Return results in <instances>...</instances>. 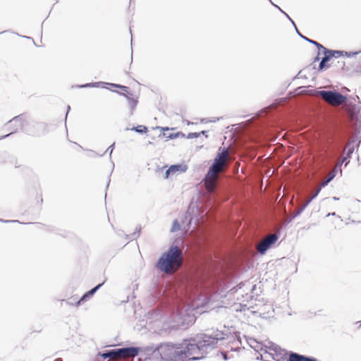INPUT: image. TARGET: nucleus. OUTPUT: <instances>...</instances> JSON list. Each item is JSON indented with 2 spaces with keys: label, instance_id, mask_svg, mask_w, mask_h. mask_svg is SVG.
<instances>
[{
  "label": "nucleus",
  "instance_id": "obj_1",
  "mask_svg": "<svg viewBox=\"0 0 361 361\" xmlns=\"http://www.w3.org/2000/svg\"><path fill=\"white\" fill-rule=\"evenodd\" d=\"M228 338L227 332L212 329L184 340L180 344L165 343L158 351L165 361H191L203 359L216 347L219 341Z\"/></svg>",
  "mask_w": 361,
  "mask_h": 361
},
{
  "label": "nucleus",
  "instance_id": "obj_2",
  "mask_svg": "<svg viewBox=\"0 0 361 361\" xmlns=\"http://www.w3.org/2000/svg\"><path fill=\"white\" fill-rule=\"evenodd\" d=\"M183 252L178 245H172L159 258L157 267L166 274L177 270L183 264Z\"/></svg>",
  "mask_w": 361,
  "mask_h": 361
},
{
  "label": "nucleus",
  "instance_id": "obj_3",
  "mask_svg": "<svg viewBox=\"0 0 361 361\" xmlns=\"http://www.w3.org/2000/svg\"><path fill=\"white\" fill-rule=\"evenodd\" d=\"M18 126L23 127V132L27 135H38L44 133L46 130V124L41 122H37L35 121H27L25 119V123H20Z\"/></svg>",
  "mask_w": 361,
  "mask_h": 361
},
{
  "label": "nucleus",
  "instance_id": "obj_4",
  "mask_svg": "<svg viewBox=\"0 0 361 361\" xmlns=\"http://www.w3.org/2000/svg\"><path fill=\"white\" fill-rule=\"evenodd\" d=\"M279 237L280 232L279 231L267 235L257 245L256 249L257 252L261 255H264L268 250L274 247Z\"/></svg>",
  "mask_w": 361,
  "mask_h": 361
},
{
  "label": "nucleus",
  "instance_id": "obj_5",
  "mask_svg": "<svg viewBox=\"0 0 361 361\" xmlns=\"http://www.w3.org/2000/svg\"><path fill=\"white\" fill-rule=\"evenodd\" d=\"M316 94L322 97L326 102L332 104H341L347 100V97L338 90H317Z\"/></svg>",
  "mask_w": 361,
  "mask_h": 361
},
{
  "label": "nucleus",
  "instance_id": "obj_6",
  "mask_svg": "<svg viewBox=\"0 0 361 361\" xmlns=\"http://www.w3.org/2000/svg\"><path fill=\"white\" fill-rule=\"evenodd\" d=\"M25 116L24 114H20L18 116H16L9 120L4 125V128H6L8 130H10L11 132L6 135H2L0 137V140L5 139L12 134L16 133L19 129H20L23 131V127L18 126L19 124L18 121H20V123H25Z\"/></svg>",
  "mask_w": 361,
  "mask_h": 361
},
{
  "label": "nucleus",
  "instance_id": "obj_7",
  "mask_svg": "<svg viewBox=\"0 0 361 361\" xmlns=\"http://www.w3.org/2000/svg\"><path fill=\"white\" fill-rule=\"evenodd\" d=\"M195 212L196 213H199V209L197 206H192V204H190L187 212L185 214L184 219L182 220L181 224L183 226H192V224H194V226H199V219L198 216L195 214Z\"/></svg>",
  "mask_w": 361,
  "mask_h": 361
},
{
  "label": "nucleus",
  "instance_id": "obj_8",
  "mask_svg": "<svg viewBox=\"0 0 361 361\" xmlns=\"http://www.w3.org/2000/svg\"><path fill=\"white\" fill-rule=\"evenodd\" d=\"M321 50H322V54L324 56L320 60L317 70L312 73V75H316L319 72H322L325 70H327L331 66V65L328 63V62L332 58L331 57L329 53L327 51V48L324 47L322 45V48H321Z\"/></svg>",
  "mask_w": 361,
  "mask_h": 361
},
{
  "label": "nucleus",
  "instance_id": "obj_9",
  "mask_svg": "<svg viewBox=\"0 0 361 361\" xmlns=\"http://www.w3.org/2000/svg\"><path fill=\"white\" fill-rule=\"evenodd\" d=\"M140 352L137 347H126L118 348V358L123 357H135Z\"/></svg>",
  "mask_w": 361,
  "mask_h": 361
},
{
  "label": "nucleus",
  "instance_id": "obj_10",
  "mask_svg": "<svg viewBox=\"0 0 361 361\" xmlns=\"http://www.w3.org/2000/svg\"><path fill=\"white\" fill-rule=\"evenodd\" d=\"M357 135H356L354 138L348 143L347 146V152L345 155L343 157V158L341 159L340 163L337 165V168L340 169L341 171V167L343 163H345V166H347L350 162V159L351 158V156L355 150V147L353 145L354 142L357 140Z\"/></svg>",
  "mask_w": 361,
  "mask_h": 361
},
{
  "label": "nucleus",
  "instance_id": "obj_11",
  "mask_svg": "<svg viewBox=\"0 0 361 361\" xmlns=\"http://www.w3.org/2000/svg\"><path fill=\"white\" fill-rule=\"evenodd\" d=\"M118 235L122 236L123 235L124 239L128 242L135 240L138 238L140 233V227H136L133 232L127 233L124 231L118 230L116 231Z\"/></svg>",
  "mask_w": 361,
  "mask_h": 361
},
{
  "label": "nucleus",
  "instance_id": "obj_12",
  "mask_svg": "<svg viewBox=\"0 0 361 361\" xmlns=\"http://www.w3.org/2000/svg\"><path fill=\"white\" fill-rule=\"evenodd\" d=\"M104 282L102 283L98 284L91 290H90L88 292L85 293L81 298L76 302L75 305L79 306L81 303L84 302L85 301H87L88 299L92 298L93 295L103 286Z\"/></svg>",
  "mask_w": 361,
  "mask_h": 361
},
{
  "label": "nucleus",
  "instance_id": "obj_13",
  "mask_svg": "<svg viewBox=\"0 0 361 361\" xmlns=\"http://www.w3.org/2000/svg\"><path fill=\"white\" fill-rule=\"evenodd\" d=\"M221 171V169L219 167L212 163L209 167V169L203 178V181L207 183L212 176H216Z\"/></svg>",
  "mask_w": 361,
  "mask_h": 361
},
{
  "label": "nucleus",
  "instance_id": "obj_14",
  "mask_svg": "<svg viewBox=\"0 0 361 361\" xmlns=\"http://www.w3.org/2000/svg\"><path fill=\"white\" fill-rule=\"evenodd\" d=\"M289 361H317L313 357H307L305 355H300L296 353H290L289 355Z\"/></svg>",
  "mask_w": 361,
  "mask_h": 361
},
{
  "label": "nucleus",
  "instance_id": "obj_15",
  "mask_svg": "<svg viewBox=\"0 0 361 361\" xmlns=\"http://www.w3.org/2000/svg\"><path fill=\"white\" fill-rule=\"evenodd\" d=\"M322 188H321L320 185L319 188L314 191L312 196L296 212L293 218H295L296 216L299 215L304 211V209L310 204V203L317 197Z\"/></svg>",
  "mask_w": 361,
  "mask_h": 361
},
{
  "label": "nucleus",
  "instance_id": "obj_16",
  "mask_svg": "<svg viewBox=\"0 0 361 361\" xmlns=\"http://www.w3.org/2000/svg\"><path fill=\"white\" fill-rule=\"evenodd\" d=\"M228 155V149L225 147H220L218 149L215 159L223 161V163H226Z\"/></svg>",
  "mask_w": 361,
  "mask_h": 361
},
{
  "label": "nucleus",
  "instance_id": "obj_17",
  "mask_svg": "<svg viewBox=\"0 0 361 361\" xmlns=\"http://www.w3.org/2000/svg\"><path fill=\"white\" fill-rule=\"evenodd\" d=\"M98 356L102 357L104 360L107 358H118V348L99 352Z\"/></svg>",
  "mask_w": 361,
  "mask_h": 361
},
{
  "label": "nucleus",
  "instance_id": "obj_18",
  "mask_svg": "<svg viewBox=\"0 0 361 361\" xmlns=\"http://www.w3.org/2000/svg\"><path fill=\"white\" fill-rule=\"evenodd\" d=\"M2 160L0 161V163H7L15 164V166L17 168L19 166L17 165V159L13 155L8 154L7 152H4L1 155Z\"/></svg>",
  "mask_w": 361,
  "mask_h": 361
},
{
  "label": "nucleus",
  "instance_id": "obj_19",
  "mask_svg": "<svg viewBox=\"0 0 361 361\" xmlns=\"http://www.w3.org/2000/svg\"><path fill=\"white\" fill-rule=\"evenodd\" d=\"M169 168L171 169L173 174L176 173V172H185L188 169L187 165L183 164H173L171 165Z\"/></svg>",
  "mask_w": 361,
  "mask_h": 361
},
{
  "label": "nucleus",
  "instance_id": "obj_20",
  "mask_svg": "<svg viewBox=\"0 0 361 361\" xmlns=\"http://www.w3.org/2000/svg\"><path fill=\"white\" fill-rule=\"evenodd\" d=\"M295 31H296L297 34H298V35H299L302 39H303L304 40H305V41H307V42H310V44H314V45L317 48V49H318V50H321V48H322V44H321L320 43H319V42H317V41H314V40H313V39H310L309 37H307L304 36V35H302V33L298 30V27H296V28H295Z\"/></svg>",
  "mask_w": 361,
  "mask_h": 361
},
{
  "label": "nucleus",
  "instance_id": "obj_21",
  "mask_svg": "<svg viewBox=\"0 0 361 361\" xmlns=\"http://www.w3.org/2000/svg\"><path fill=\"white\" fill-rule=\"evenodd\" d=\"M156 129H159L161 131H162L161 133L159 134V137H166L167 140H172V139H175L176 138V136H175V133H164L165 130H169V127H160V126H157L155 128Z\"/></svg>",
  "mask_w": 361,
  "mask_h": 361
},
{
  "label": "nucleus",
  "instance_id": "obj_22",
  "mask_svg": "<svg viewBox=\"0 0 361 361\" xmlns=\"http://www.w3.org/2000/svg\"><path fill=\"white\" fill-rule=\"evenodd\" d=\"M320 51L321 50H318L317 55L314 58L312 63L310 65H309L308 66L305 67L304 68V71H313V73H314L315 71L317 70V68H316V65L314 63L317 61H319L321 59Z\"/></svg>",
  "mask_w": 361,
  "mask_h": 361
},
{
  "label": "nucleus",
  "instance_id": "obj_23",
  "mask_svg": "<svg viewBox=\"0 0 361 361\" xmlns=\"http://www.w3.org/2000/svg\"><path fill=\"white\" fill-rule=\"evenodd\" d=\"M338 169H334L322 183L321 188L326 187L336 177Z\"/></svg>",
  "mask_w": 361,
  "mask_h": 361
},
{
  "label": "nucleus",
  "instance_id": "obj_24",
  "mask_svg": "<svg viewBox=\"0 0 361 361\" xmlns=\"http://www.w3.org/2000/svg\"><path fill=\"white\" fill-rule=\"evenodd\" d=\"M126 130H133L139 134H144L148 131L147 128L145 126L138 125L137 126H134L132 128H126Z\"/></svg>",
  "mask_w": 361,
  "mask_h": 361
},
{
  "label": "nucleus",
  "instance_id": "obj_25",
  "mask_svg": "<svg viewBox=\"0 0 361 361\" xmlns=\"http://www.w3.org/2000/svg\"><path fill=\"white\" fill-rule=\"evenodd\" d=\"M327 51L329 53L331 57L333 59V58H335V59H338L340 58L341 56H344V52L343 51H341V50H332V49H327Z\"/></svg>",
  "mask_w": 361,
  "mask_h": 361
},
{
  "label": "nucleus",
  "instance_id": "obj_26",
  "mask_svg": "<svg viewBox=\"0 0 361 361\" xmlns=\"http://www.w3.org/2000/svg\"><path fill=\"white\" fill-rule=\"evenodd\" d=\"M270 1V3L274 6L276 7V8H278L281 13H282V15H284L288 19V20L291 23V24L293 25V26L296 28V24L295 23L293 20V19L289 16V15L288 13H286L285 11H283L278 5L275 4L271 0H269Z\"/></svg>",
  "mask_w": 361,
  "mask_h": 361
},
{
  "label": "nucleus",
  "instance_id": "obj_27",
  "mask_svg": "<svg viewBox=\"0 0 361 361\" xmlns=\"http://www.w3.org/2000/svg\"><path fill=\"white\" fill-rule=\"evenodd\" d=\"M249 344L250 347L254 348L255 350H258L259 348H260L261 350H262V348L260 347L261 344L258 343L255 339H250Z\"/></svg>",
  "mask_w": 361,
  "mask_h": 361
},
{
  "label": "nucleus",
  "instance_id": "obj_28",
  "mask_svg": "<svg viewBox=\"0 0 361 361\" xmlns=\"http://www.w3.org/2000/svg\"><path fill=\"white\" fill-rule=\"evenodd\" d=\"M110 86L113 87H116V88L121 89V90H123V91H125L124 93H126V94H128V92H129V87H127V86H125V85H120V84L111 83Z\"/></svg>",
  "mask_w": 361,
  "mask_h": 361
},
{
  "label": "nucleus",
  "instance_id": "obj_29",
  "mask_svg": "<svg viewBox=\"0 0 361 361\" xmlns=\"http://www.w3.org/2000/svg\"><path fill=\"white\" fill-rule=\"evenodd\" d=\"M137 103H138L137 99H130V102H128V104H129V106L130 107V109H131V112H130L131 115L133 114V111L136 108V106L137 105Z\"/></svg>",
  "mask_w": 361,
  "mask_h": 361
},
{
  "label": "nucleus",
  "instance_id": "obj_30",
  "mask_svg": "<svg viewBox=\"0 0 361 361\" xmlns=\"http://www.w3.org/2000/svg\"><path fill=\"white\" fill-rule=\"evenodd\" d=\"M94 84L92 87H102L103 88L109 89L107 86H110V82H92Z\"/></svg>",
  "mask_w": 361,
  "mask_h": 361
},
{
  "label": "nucleus",
  "instance_id": "obj_31",
  "mask_svg": "<svg viewBox=\"0 0 361 361\" xmlns=\"http://www.w3.org/2000/svg\"><path fill=\"white\" fill-rule=\"evenodd\" d=\"M114 147H115V142H114L113 144H111L108 148L102 154H96L94 151H91L92 153H94L95 154V156H99V157H102L104 156V154L109 152V156L110 157H111V154H112V152L113 150L114 149Z\"/></svg>",
  "mask_w": 361,
  "mask_h": 361
},
{
  "label": "nucleus",
  "instance_id": "obj_32",
  "mask_svg": "<svg viewBox=\"0 0 361 361\" xmlns=\"http://www.w3.org/2000/svg\"><path fill=\"white\" fill-rule=\"evenodd\" d=\"M113 92H114V90H112ZM115 92L118 93V94L120 95H122L124 97H126L127 99V100L128 101V102H130V99H133L131 96L133 95V94L131 92H128V94H126V93H123V92H120L118 91H115Z\"/></svg>",
  "mask_w": 361,
  "mask_h": 361
},
{
  "label": "nucleus",
  "instance_id": "obj_33",
  "mask_svg": "<svg viewBox=\"0 0 361 361\" xmlns=\"http://www.w3.org/2000/svg\"><path fill=\"white\" fill-rule=\"evenodd\" d=\"M0 222L6 223V224H8V223H18V224H30V223H22V222L19 221L18 220H4L2 219H0Z\"/></svg>",
  "mask_w": 361,
  "mask_h": 361
},
{
  "label": "nucleus",
  "instance_id": "obj_34",
  "mask_svg": "<svg viewBox=\"0 0 361 361\" xmlns=\"http://www.w3.org/2000/svg\"><path fill=\"white\" fill-rule=\"evenodd\" d=\"M200 136V133H198L197 132H195V133H189L186 137L188 139H192V138H197Z\"/></svg>",
  "mask_w": 361,
  "mask_h": 361
},
{
  "label": "nucleus",
  "instance_id": "obj_35",
  "mask_svg": "<svg viewBox=\"0 0 361 361\" xmlns=\"http://www.w3.org/2000/svg\"><path fill=\"white\" fill-rule=\"evenodd\" d=\"M343 52H344V56H346L348 57H353V56H356L358 54L361 53V51H354V52L353 51L348 52V51H343Z\"/></svg>",
  "mask_w": 361,
  "mask_h": 361
},
{
  "label": "nucleus",
  "instance_id": "obj_36",
  "mask_svg": "<svg viewBox=\"0 0 361 361\" xmlns=\"http://www.w3.org/2000/svg\"><path fill=\"white\" fill-rule=\"evenodd\" d=\"M213 164H214L215 165H216L218 167H219L221 169H223L225 163H223V161H220V160H218L216 159H214V161L212 162Z\"/></svg>",
  "mask_w": 361,
  "mask_h": 361
},
{
  "label": "nucleus",
  "instance_id": "obj_37",
  "mask_svg": "<svg viewBox=\"0 0 361 361\" xmlns=\"http://www.w3.org/2000/svg\"><path fill=\"white\" fill-rule=\"evenodd\" d=\"M306 73L307 71H304V69L302 71H300L298 75H296L297 78H307V75L305 73V74H302V73ZM309 73V74H310V72L311 71H307Z\"/></svg>",
  "mask_w": 361,
  "mask_h": 361
},
{
  "label": "nucleus",
  "instance_id": "obj_38",
  "mask_svg": "<svg viewBox=\"0 0 361 361\" xmlns=\"http://www.w3.org/2000/svg\"><path fill=\"white\" fill-rule=\"evenodd\" d=\"M171 175H173V173L171 170V169L169 167L166 171H165V174H164V178H169L170 177Z\"/></svg>",
  "mask_w": 361,
  "mask_h": 361
},
{
  "label": "nucleus",
  "instance_id": "obj_39",
  "mask_svg": "<svg viewBox=\"0 0 361 361\" xmlns=\"http://www.w3.org/2000/svg\"><path fill=\"white\" fill-rule=\"evenodd\" d=\"M283 354H276V355H273V354H269V356H271V359L274 360V361H277V360H279L280 359V357Z\"/></svg>",
  "mask_w": 361,
  "mask_h": 361
},
{
  "label": "nucleus",
  "instance_id": "obj_40",
  "mask_svg": "<svg viewBox=\"0 0 361 361\" xmlns=\"http://www.w3.org/2000/svg\"><path fill=\"white\" fill-rule=\"evenodd\" d=\"M243 286L244 284L240 283L236 287L233 288L232 290H233L234 292H237L239 289H241Z\"/></svg>",
  "mask_w": 361,
  "mask_h": 361
},
{
  "label": "nucleus",
  "instance_id": "obj_41",
  "mask_svg": "<svg viewBox=\"0 0 361 361\" xmlns=\"http://www.w3.org/2000/svg\"><path fill=\"white\" fill-rule=\"evenodd\" d=\"M94 84L92 82L86 83L82 85H80V87L85 88V87H92Z\"/></svg>",
  "mask_w": 361,
  "mask_h": 361
},
{
  "label": "nucleus",
  "instance_id": "obj_42",
  "mask_svg": "<svg viewBox=\"0 0 361 361\" xmlns=\"http://www.w3.org/2000/svg\"><path fill=\"white\" fill-rule=\"evenodd\" d=\"M175 136H176V138L179 137H185V134L183 133L182 132H177V133H175Z\"/></svg>",
  "mask_w": 361,
  "mask_h": 361
},
{
  "label": "nucleus",
  "instance_id": "obj_43",
  "mask_svg": "<svg viewBox=\"0 0 361 361\" xmlns=\"http://www.w3.org/2000/svg\"><path fill=\"white\" fill-rule=\"evenodd\" d=\"M181 228H182V227H171V233L176 232V231H178L181 230Z\"/></svg>",
  "mask_w": 361,
  "mask_h": 361
},
{
  "label": "nucleus",
  "instance_id": "obj_44",
  "mask_svg": "<svg viewBox=\"0 0 361 361\" xmlns=\"http://www.w3.org/2000/svg\"><path fill=\"white\" fill-rule=\"evenodd\" d=\"M221 118H222V117H216V118H213L212 119H211V120L209 121V122H211V123H215V122H216V121H219V120H220V119H221Z\"/></svg>",
  "mask_w": 361,
  "mask_h": 361
},
{
  "label": "nucleus",
  "instance_id": "obj_45",
  "mask_svg": "<svg viewBox=\"0 0 361 361\" xmlns=\"http://www.w3.org/2000/svg\"><path fill=\"white\" fill-rule=\"evenodd\" d=\"M198 133H200V135H204L206 137H208V131L207 130H202L201 132H199Z\"/></svg>",
  "mask_w": 361,
  "mask_h": 361
},
{
  "label": "nucleus",
  "instance_id": "obj_46",
  "mask_svg": "<svg viewBox=\"0 0 361 361\" xmlns=\"http://www.w3.org/2000/svg\"><path fill=\"white\" fill-rule=\"evenodd\" d=\"M209 119L207 118H201L200 122L202 123H209Z\"/></svg>",
  "mask_w": 361,
  "mask_h": 361
},
{
  "label": "nucleus",
  "instance_id": "obj_47",
  "mask_svg": "<svg viewBox=\"0 0 361 361\" xmlns=\"http://www.w3.org/2000/svg\"><path fill=\"white\" fill-rule=\"evenodd\" d=\"M171 226H180V224L178 219L173 220Z\"/></svg>",
  "mask_w": 361,
  "mask_h": 361
},
{
  "label": "nucleus",
  "instance_id": "obj_48",
  "mask_svg": "<svg viewBox=\"0 0 361 361\" xmlns=\"http://www.w3.org/2000/svg\"><path fill=\"white\" fill-rule=\"evenodd\" d=\"M70 110H71V106L69 105H68L67 106V111H66V114L65 116V123H66L67 116H68V112L70 111Z\"/></svg>",
  "mask_w": 361,
  "mask_h": 361
},
{
  "label": "nucleus",
  "instance_id": "obj_49",
  "mask_svg": "<svg viewBox=\"0 0 361 361\" xmlns=\"http://www.w3.org/2000/svg\"><path fill=\"white\" fill-rule=\"evenodd\" d=\"M338 63L340 64L341 68L342 70L345 69L344 68V66H345V62L344 61H341H341H338Z\"/></svg>",
  "mask_w": 361,
  "mask_h": 361
},
{
  "label": "nucleus",
  "instance_id": "obj_50",
  "mask_svg": "<svg viewBox=\"0 0 361 361\" xmlns=\"http://www.w3.org/2000/svg\"><path fill=\"white\" fill-rule=\"evenodd\" d=\"M184 122H185V123H186L188 126H190V125H192V124H194V123H193V122L189 121H188V120L184 121Z\"/></svg>",
  "mask_w": 361,
  "mask_h": 361
},
{
  "label": "nucleus",
  "instance_id": "obj_51",
  "mask_svg": "<svg viewBox=\"0 0 361 361\" xmlns=\"http://www.w3.org/2000/svg\"><path fill=\"white\" fill-rule=\"evenodd\" d=\"M257 360H264V361H267L266 360L264 359L263 357V355H260V357H257Z\"/></svg>",
  "mask_w": 361,
  "mask_h": 361
},
{
  "label": "nucleus",
  "instance_id": "obj_52",
  "mask_svg": "<svg viewBox=\"0 0 361 361\" xmlns=\"http://www.w3.org/2000/svg\"><path fill=\"white\" fill-rule=\"evenodd\" d=\"M110 181H111V179H110V176H109V180H108V182H107V184H106V188L107 189L109 186V184H110Z\"/></svg>",
  "mask_w": 361,
  "mask_h": 361
},
{
  "label": "nucleus",
  "instance_id": "obj_53",
  "mask_svg": "<svg viewBox=\"0 0 361 361\" xmlns=\"http://www.w3.org/2000/svg\"><path fill=\"white\" fill-rule=\"evenodd\" d=\"M269 353H268L267 351H265V357L266 358H271V356L269 355Z\"/></svg>",
  "mask_w": 361,
  "mask_h": 361
},
{
  "label": "nucleus",
  "instance_id": "obj_54",
  "mask_svg": "<svg viewBox=\"0 0 361 361\" xmlns=\"http://www.w3.org/2000/svg\"><path fill=\"white\" fill-rule=\"evenodd\" d=\"M223 354V357H224V360H227V356H226V353H222Z\"/></svg>",
  "mask_w": 361,
  "mask_h": 361
},
{
  "label": "nucleus",
  "instance_id": "obj_55",
  "mask_svg": "<svg viewBox=\"0 0 361 361\" xmlns=\"http://www.w3.org/2000/svg\"><path fill=\"white\" fill-rule=\"evenodd\" d=\"M54 361H63L62 358H56Z\"/></svg>",
  "mask_w": 361,
  "mask_h": 361
},
{
  "label": "nucleus",
  "instance_id": "obj_56",
  "mask_svg": "<svg viewBox=\"0 0 361 361\" xmlns=\"http://www.w3.org/2000/svg\"><path fill=\"white\" fill-rule=\"evenodd\" d=\"M130 34L132 35V30H131V28L130 27ZM133 42V36L131 35V42Z\"/></svg>",
  "mask_w": 361,
  "mask_h": 361
},
{
  "label": "nucleus",
  "instance_id": "obj_57",
  "mask_svg": "<svg viewBox=\"0 0 361 361\" xmlns=\"http://www.w3.org/2000/svg\"><path fill=\"white\" fill-rule=\"evenodd\" d=\"M273 350H274L276 353H277V346H275V347H274V348H273Z\"/></svg>",
  "mask_w": 361,
  "mask_h": 361
},
{
  "label": "nucleus",
  "instance_id": "obj_58",
  "mask_svg": "<svg viewBox=\"0 0 361 361\" xmlns=\"http://www.w3.org/2000/svg\"><path fill=\"white\" fill-rule=\"evenodd\" d=\"M20 37H25V38H27V39H31V37H26V36H22V35H21Z\"/></svg>",
  "mask_w": 361,
  "mask_h": 361
},
{
  "label": "nucleus",
  "instance_id": "obj_59",
  "mask_svg": "<svg viewBox=\"0 0 361 361\" xmlns=\"http://www.w3.org/2000/svg\"><path fill=\"white\" fill-rule=\"evenodd\" d=\"M333 199H334V200H339V198H338V197H333Z\"/></svg>",
  "mask_w": 361,
  "mask_h": 361
},
{
  "label": "nucleus",
  "instance_id": "obj_60",
  "mask_svg": "<svg viewBox=\"0 0 361 361\" xmlns=\"http://www.w3.org/2000/svg\"><path fill=\"white\" fill-rule=\"evenodd\" d=\"M359 108H360V107H357H357L355 106V105L354 106V109H355V110L357 109V110L359 111Z\"/></svg>",
  "mask_w": 361,
  "mask_h": 361
},
{
  "label": "nucleus",
  "instance_id": "obj_61",
  "mask_svg": "<svg viewBox=\"0 0 361 361\" xmlns=\"http://www.w3.org/2000/svg\"><path fill=\"white\" fill-rule=\"evenodd\" d=\"M6 32H8V30L2 31V32H0V34L4 33Z\"/></svg>",
  "mask_w": 361,
  "mask_h": 361
},
{
  "label": "nucleus",
  "instance_id": "obj_62",
  "mask_svg": "<svg viewBox=\"0 0 361 361\" xmlns=\"http://www.w3.org/2000/svg\"><path fill=\"white\" fill-rule=\"evenodd\" d=\"M152 142L151 141L148 142V145H152Z\"/></svg>",
  "mask_w": 361,
  "mask_h": 361
},
{
  "label": "nucleus",
  "instance_id": "obj_63",
  "mask_svg": "<svg viewBox=\"0 0 361 361\" xmlns=\"http://www.w3.org/2000/svg\"><path fill=\"white\" fill-rule=\"evenodd\" d=\"M13 34H15V32H13ZM16 35H18V36H20V35H18V33H16Z\"/></svg>",
  "mask_w": 361,
  "mask_h": 361
}]
</instances>
